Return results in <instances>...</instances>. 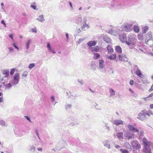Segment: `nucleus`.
<instances>
[{
  "label": "nucleus",
  "instance_id": "17",
  "mask_svg": "<svg viewBox=\"0 0 153 153\" xmlns=\"http://www.w3.org/2000/svg\"><path fill=\"white\" fill-rule=\"evenodd\" d=\"M134 73L140 78H143L144 77L143 75L141 73L140 69L136 72H134Z\"/></svg>",
  "mask_w": 153,
  "mask_h": 153
},
{
  "label": "nucleus",
  "instance_id": "27",
  "mask_svg": "<svg viewBox=\"0 0 153 153\" xmlns=\"http://www.w3.org/2000/svg\"><path fill=\"white\" fill-rule=\"evenodd\" d=\"M36 19L40 22H42L45 21L43 15L39 16L38 18H37Z\"/></svg>",
  "mask_w": 153,
  "mask_h": 153
},
{
  "label": "nucleus",
  "instance_id": "23",
  "mask_svg": "<svg viewBox=\"0 0 153 153\" xmlns=\"http://www.w3.org/2000/svg\"><path fill=\"white\" fill-rule=\"evenodd\" d=\"M103 39L105 42L108 43H110L111 41V39L107 36H104Z\"/></svg>",
  "mask_w": 153,
  "mask_h": 153
},
{
  "label": "nucleus",
  "instance_id": "29",
  "mask_svg": "<svg viewBox=\"0 0 153 153\" xmlns=\"http://www.w3.org/2000/svg\"><path fill=\"white\" fill-rule=\"evenodd\" d=\"M108 7L110 9L112 10H116L115 4L113 3H111L108 6Z\"/></svg>",
  "mask_w": 153,
  "mask_h": 153
},
{
  "label": "nucleus",
  "instance_id": "50",
  "mask_svg": "<svg viewBox=\"0 0 153 153\" xmlns=\"http://www.w3.org/2000/svg\"><path fill=\"white\" fill-rule=\"evenodd\" d=\"M27 75V72L26 71H25L22 74V76L26 77Z\"/></svg>",
  "mask_w": 153,
  "mask_h": 153
},
{
  "label": "nucleus",
  "instance_id": "64",
  "mask_svg": "<svg viewBox=\"0 0 153 153\" xmlns=\"http://www.w3.org/2000/svg\"><path fill=\"white\" fill-rule=\"evenodd\" d=\"M37 150L39 151V152H42V150H43V149L42 148H37Z\"/></svg>",
  "mask_w": 153,
  "mask_h": 153
},
{
  "label": "nucleus",
  "instance_id": "39",
  "mask_svg": "<svg viewBox=\"0 0 153 153\" xmlns=\"http://www.w3.org/2000/svg\"><path fill=\"white\" fill-rule=\"evenodd\" d=\"M123 135V133L122 132H118L117 134V136L119 140L122 138Z\"/></svg>",
  "mask_w": 153,
  "mask_h": 153
},
{
  "label": "nucleus",
  "instance_id": "10",
  "mask_svg": "<svg viewBox=\"0 0 153 153\" xmlns=\"http://www.w3.org/2000/svg\"><path fill=\"white\" fill-rule=\"evenodd\" d=\"M2 73L4 76L0 79V82L3 81L4 78H6L8 77L9 75V71L8 69H4Z\"/></svg>",
  "mask_w": 153,
  "mask_h": 153
},
{
  "label": "nucleus",
  "instance_id": "31",
  "mask_svg": "<svg viewBox=\"0 0 153 153\" xmlns=\"http://www.w3.org/2000/svg\"><path fill=\"white\" fill-rule=\"evenodd\" d=\"M115 50L118 53H121L122 52L121 48L119 46H116L115 47Z\"/></svg>",
  "mask_w": 153,
  "mask_h": 153
},
{
  "label": "nucleus",
  "instance_id": "58",
  "mask_svg": "<svg viewBox=\"0 0 153 153\" xmlns=\"http://www.w3.org/2000/svg\"><path fill=\"white\" fill-rule=\"evenodd\" d=\"M102 125L105 127H106V126L108 125V123H105L104 121L102 122Z\"/></svg>",
  "mask_w": 153,
  "mask_h": 153
},
{
  "label": "nucleus",
  "instance_id": "56",
  "mask_svg": "<svg viewBox=\"0 0 153 153\" xmlns=\"http://www.w3.org/2000/svg\"><path fill=\"white\" fill-rule=\"evenodd\" d=\"M84 39H85V38L79 39L78 40V44H79L81 42L83 41Z\"/></svg>",
  "mask_w": 153,
  "mask_h": 153
},
{
  "label": "nucleus",
  "instance_id": "59",
  "mask_svg": "<svg viewBox=\"0 0 153 153\" xmlns=\"http://www.w3.org/2000/svg\"><path fill=\"white\" fill-rule=\"evenodd\" d=\"M1 23L3 24L4 26L5 27H6V24L4 22V20H2L1 21Z\"/></svg>",
  "mask_w": 153,
  "mask_h": 153
},
{
  "label": "nucleus",
  "instance_id": "55",
  "mask_svg": "<svg viewBox=\"0 0 153 153\" xmlns=\"http://www.w3.org/2000/svg\"><path fill=\"white\" fill-rule=\"evenodd\" d=\"M78 81L81 84V85H82L84 84V82L82 80H79V79H78Z\"/></svg>",
  "mask_w": 153,
  "mask_h": 153
},
{
  "label": "nucleus",
  "instance_id": "6",
  "mask_svg": "<svg viewBox=\"0 0 153 153\" xmlns=\"http://www.w3.org/2000/svg\"><path fill=\"white\" fill-rule=\"evenodd\" d=\"M132 147L136 149H139L141 148V145L138 141L136 140L133 141L131 143Z\"/></svg>",
  "mask_w": 153,
  "mask_h": 153
},
{
  "label": "nucleus",
  "instance_id": "42",
  "mask_svg": "<svg viewBox=\"0 0 153 153\" xmlns=\"http://www.w3.org/2000/svg\"><path fill=\"white\" fill-rule=\"evenodd\" d=\"M4 86L7 88H10L12 87V85L11 83H9L8 84L4 85Z\"/></svg>",
  "mask_w": 153,
  "mask_h": 153
},
{
  "label": "nucleus",
  "instance_id": "1",
  "mask_svg": "<svg viewBox=\"0 0 153 153\" xmlns=\"http://www.w3.org/2000/svg\"><path fill=\"white\" fill-rule=\"evenodd\" d=\"M128 40L126 44L128 46L129 48L132 49L136 46L137 42L136 36L132 33H130L127 36Z\"/></svg>",
  "mask_w": 153,
  "mask_h": 153
},
{
  "label": "nucleus",
  "instance_id": "20",
  "mask_svg": "<svg viewBox=\"0 0 153 153\" xmlns=\"http://www.w3.org/2000/svg\"><path fill=\"white\" fill-rule=\"evenodd\" d=\"M47 47L49 52H51L53 53H56V52L54 51L53 48H51L50 44L49 43H47Z\"/></svg>",
  "mask_w": 153,
  "mask_h": 153
},
{
  "label": "nucleus",
  "instance_id": "8",
  "mask_svg": "<svg viewBox=\"0 0 153 153\" xmlns=\"http://www.w3.org/2000/svg\"><path fill=\"white\" fill-rule=\"evenodd\" d=\"M119 39L120 41L123 43L126 44L127 41V37L126 34H121L119 35Z\"/></svg>",
  "mask_w": 153,
  "mask_h": 153
},
{
  "label": "nucleus",
  "instance_id": "36",
  "mask_svg": "<svg viewBox=\"0 0 153 153\" xmlns=\"http://www.w3.org/2000/svg\"><path fill=\"white\" fill-rule=\"evenodd\" d=\"M149 27L147 26H145L142 28V32L144 33H146L148 30Z\"/></svg>",
  "mask_w": 153,
  "mask_h": 153
},
{
  "label": "nucleus",
  "instance_id": "9",
  "mask_svg": "<svg viewBox=\"0 0 153 153\" xmlns=\"http://www.w3.org/2000/svg\"><path fill=\"white\" fill-rule=\"evenodd\" d=\"M86 21L87 17L85 16L83 18V25L81 27V28L83 30H84L85 28H88L89 27L88 25L86 23Z\"/></svg>",
  "mask_w": 153,
  "mask_h": 153
},
{
  "label": "nucleus",
  "instance_id": "49",
  "mask_svg": "<svg viewBox=\"0 0 153 153\" xmlns=\"http://www.w3.org/2000/svg\"><path fill=\"white\" fill-rule=\"evenodd\" d=\"M142 82L144 84H148L150 83L149 82L148 80L146 79L143 80L142 81Z\"/></svg>",
  "mask_w": 153,
  "mask_h": 153
},
{
  "label": "nucleus",
  "instance_id": "14",
  "mask_svg": "<svg viewBox=\"0 0 153 153\" xmlns=\"http://www.w3.org/2000/svg\"><path fill=\"white\" fill-rule=\"evenodd\" d=\"M105 65L104 60L102 59L99 60V68L102 69L105 68Z\"/></svg>",
  "mask_w": 153,
  "mask_h": 153
},
{
  "label": "nucleus",
  "instance_id": "11",
  "mask_svg": "<svg viewBox=\"0 0 153 153\" xmlns=\"http://www.w3.org/2000/svg\"><path fill=\"white\" fill-rule=\"evenodd\" d=\"M127 127L130 131L131 132L135 133L139 132V130L131 125H128Z\"/></svg>",
  "mask_w": 153,
  "mask_h": 153
},
{
  "label": "nucleus",
  "instance_id": "26",
  "mask_svg": "<svg viewBox=\"0 0 153 153\" xmlns=\"http://www.w3.org/2000/svg\"><path fill=\"white\" fill-rule=\"evenodd\" d=\"M123 5V3H120L115 4L116 10L122 8Z\"/></svg>",
  "mask_w": 153,
  "mask_h": 153
},
{
  "label": "nucleus",
  "instance_id": "12",
  "mask_svg": "<svg viewBox=\"0 0 153 153\" xmlns=\"http://www.w3.org/2000/svg\"><path fill=\"white\" fill-rule=\"evenodd\" d=\"M120 30L117 29H111L108 31V33L112 34L114 36H116L118 33H120Z\"/></svg>",
  "mask_w": 153,
  "mask_h": 153
},
{
  "label": "nucleus",
  "instance_id": "18",
  "mask_svg": "<svg viewBox=\"0 0 153 153\" xmlns=\"http://www.w3.org/2000/svg\"><path fill=\"white\" fill-rule=\"evenodd\" d=\"M123 123V121L121 120H115L114 121V124L116 126L121 125Z\"/></svg>",
  "mask_w": 153,
  "mask_h": 153
},
{
  "label": "nucleus",
  "instance_id": "33",
  "mask_svg": "<svg viewBox=\"0 0 153 153\" xmlns=\"http://www.w3.org/2000/svg\"><path fill=\"white\" fill-rule=\"evenodd\" d=\"M109 92L110 93V95L109 97H111L115 95V91L112 88H110L109 90Z\"/></svg>",
  "mask_w": 153,
  "mask_h": 153
},
{
  "label": "nucleus",
  "instance_id": "60",
  "mask_svg": "<svg viewBox=\"0 0 153 153\" xmlns=\"http://www.w3.org/2000/svg\"><path fill=\"white\" fill-rule=\"evenodd\" d=\"M25 118L28 121H30V122H31V121L30 120V118L27 116H25Z\"/></svg>",
  "mask_w": 153,
  "mask_h": 153
},
{
  "label": "nucleus",
  "instance_id": "57",
  "mask_svg": "<svg viewBox=\"0 0 153 153\" xmlns=\"http://www.w3.org/2000/svg\"><path fill=\"white\" fill-rule=\"evenodd\" d=\"M31 31L33 32L36 33L37 30L36 27L34 28H32L31 30Z\"/></svg>",
  "mask_w": 153,
  "mask_h": 153
},
{
  "label": "nucleus",
  "instance_id": "46",
  "mask_svg": "<svg viewBox=\"0 0 153 153\" xmlns=\"http://www.w3.org/2000/svg\"><path fill=\"white\" fill-rule=\"evenodd\" d=\"M120 151L122 153H129L128 151L126 150L123 149H120Z\"/></svg>",
  "mask_w": 153,
  "mask_h": 153
},
{
  "label": "nucleus",
  "instance_id": "19",
  "mask_svg": "<svg viewBox=\"0 0 153 153\" xmlns=\"http://www.w3.org/2000/svg\"><path fill=\"white\" fill-rule=\"evenodd\" d=\"M103 144L104 146L107 147L108 149L110 148V146L109 143V141L108 140H106L103 141Z\"/></svg>",
  "mask_w": 153,
  "mask_h": 153
},
{
  "label": "nucleus",
  "instance_id": "25",
  "mask_svg": "<svg viewBox=\"0 0 153 153\" xmlns=\"http://www.w3.org/2000/svg\"><path fill=\"white\" fill-rule=\"evenodd\" d=\"M150 97H151V99L152 100H153V93H152L147 97H144L143 99L146 101H148L149 100V98Z\"/></svg>",
  "mask_w": 153,
  "mask_h": 153
},
{
  "label": "nucleus",
  "instance_id": "4",
  "mask_svg": "<svg viewBox=\"0 0 153 153\" xmlns=\"http://www.w3.org/2000/svg\"><path fill=\"white\" fill-rule=\"evenodd\" d=\"M149 114L146 109L143 110L139 113L137 118L141 121H144L150 117Z\"/></svg>",
  "mask_w": 153,
  "mask_h": 153
},
{
  "label": "nucleus",
  "instance_id": "48",
  "mask_svg": "<svg viewBox=\"0 0 153 153\" xmlns=\"http://www.w3.org/2000/svg\"><path fill=\"white\" fill-rule=\"evenodd\" d=\"M137 38L139 40L141 41L143 40V36L141 34L137 35Z\"/></svg>",
  "mask_w": 153,
  "mask_h": 153
},
{
  "label": "nucleus",
  "instance_id": "53",
  "mask_svg": "<svg viewBox=\"0 0 153 153\" xmlns=\"http://www.w3.org/2000/svg\"><path fill=\"white\" fill-rule=\"evenodd\" d=\"M35 132H36V134L38 137V138L40 139V138L39 137V134L38 133V130L37 129H35Z\"/></svg>",
  "mask_w": 153,
  "mask_h": 153
},
{
  "label": "nucleus",
  "instance_id": "40",
  "mask_svg": "<svg viewBox=\"0 0 153 153\" xmlns=\"http://www.w3.org/2000/svg\"><path fill=\"white\" fill-rule=\"evenodd\" d=\"M65 107L66 110L69 109L71 107V104H68L65 105Z\"/></svg>",
  "mask_w": 153,
  "mask_h": 153
},
{
  "label": "nucleus",
  "instance_id": "15",
  "mask_svg": "<svg viewBox=\"0 0 153 153\" xmlns=\"http://www.w3.org/2000/svg\"><path fill=\"white\" fill-rule=\"evenodd\" d=\"M76 22L78 25H81L83 24L82 18L81 16H78L76 20Z\"/></svg>",
  "mask_w": 153,
  "mask_h": 153
},
{
  "label": "nucleus",
  "instance_id": "38",
  "mask_svg": "<svg viewBox=\"0 0 153 153\" xmlns=\"http://www.w3.org/2000/svg\"><path fill=\"white\" fill-rule=\"evenodd\" d=\"M93 54V58L95 59H98L100 56V55L98 53H94Z\"/></svg>",
  "mask_w": 153,
  "mask_h": 153
},
{
  "label": "nucleus",
  "instance_id": "2",
  "mask_svg": "<svg viewBox=\"0 0 153 153\" xmlns=\"http://www.w3.org/2000/svg\"><path fill=\"white\" fill-rule=\"evenodd\" d=\"M143 145V150L144 153H153L151 152L150 148L152 145V143L149 141L146 137H144L142 139Z\"/></svg>",
  "mask_w": 153,
  "mask_h": 153
},
{
  "label": "nucleus",
  "instance_id": "47",
  "mask_svg": "<svg viewBox=\"0 0 153 153\" xmlns=\"http://www.w3.org/2000/svg\"><path fill=\"white\" fill-rule=\"evenodd\" d=\"M138 132V135H139L141 136H143L144 132L143 130L140 131L139 130V132Z\"/></svg>",
  "mask_w": 153,
  "mask_h": 153
},
{
  "label": "nucleus",
  "instance_id": "44",
  "mask_svg": "<svg viewBox=\"0 0 153 153\" xmlns=\"http://www.w3.org/2000/svg\"><path fill=\"white\" fill-rule=\"evenodd\" d=\"M139 69L137 65H135L134 67L133 71H134V72H136Z\"/></svg>",
  "mask_w": 153,
  "mask_h": 153
},
{
  "label": "nucleus",
  "instance_id": "24",
  "mask_svg": "<svg viewBox=\"0 0 153 153\" xmlns=\"http://www.w3.org/2000/svg\"><path fill=\"white\" fill-rule=\"evenodd\" d=\"M0 125L4 127H7L8 126V124L5 122V121L1 119H0Z\"/></svg>",
  "mask_w": 153,
  "mask_h": 153
},
{
  "label": "nucleus",
  "instance_id": "28",
  "mask_svg": "<svg viewBox=\"0 0 153 153\" xmlns=\"http://www.w3.org/2000/svg\"><path fill=\"white\" fill-rule=\"evenodd\" d=\"M108 53H112L113 52V49L110 45H108L107 47Z\"/></svg>",
  "mask_w": 153,
  "mask_h": 153
},
{
  "label": "nucleus",
  "instance_id": "34",
  "mask_svg": "<svg viewBox=\"0 0 153 153\" xmlns=\"http://www.w3.org/2000/svg\"><path fill=\"white\" fill-rule=\"evenodd\" d=\"M133 29L134 32L136 33H138L140 31L139 27L136 25H134V26Z\"/></svg>",
  "mask_w": 153,
  "mask_h": 153
},
{
  "label": "nucleus",
  "instance_id": "32",
  "mask_svg": "<svg viewBox=\"0 0 153 153\" xmlns=\"http://www.w3.org/2000/svg\"><path fill=\"white\" fill-rule=\"evenodd\" d=\"M91 49L92 52H97L99 49V47L98 46L91 48Z\"/></svg>",
  "mask_w": 153,
  "mask_h": 153
},
{
  "label": "nucleus",
  "instance_id": "51",
  "mask_svg": "<svg viewBox=\"0 0 153 153\" xmlns=\"http://www.w3.org/2000/svg\"><path fill=\"white\" fill-rule=\"evenodd\" d=\"M15 71V69L14 68H12L11 70L10 71V74L11 75H12L14 73Z\"/></svg>",
  "mask_w": 153,
  "mask_h": 153
},
{
  "label": "nucleus",
  "instance_id": "21",
  "mask_svg": "<svg viewBox=\"0 0 153 153\" xmlns=\"http://www.w3.org/2000/svg\"><path fill=\"white\" fill-rule=\"evenodd\" d=\"M91 69L94 71L96 70L97 66L94 62H92L91 63Z\"/></svg>",
  "mask_w": 153,
  "mask_h": 153
},
{
  "label": "nucleus",
  "instance_id": "52",
  "mask_svg": "<svg viewBox=\"0 0 153 153\" xmlns=\"http://www.w3.org/2000/svg\"><path fill=\"white\" fill-rule=\"evenodd\" d=\"M78 124V123L77 122H72L70 123V125L73 126L77 125Z\"/></svg>",
  "mask_w": 153,
  "mask_h": 153
},
{
  "label": "nucleus",
  "instance_id": "45",
  "mask_svg": "<svg viewBox=\"0 0 153 153\" xmlns=\"http://www.w3.org/2000/svg\"><path fill=\"white\" fill-rule=\"evenodd\" d=\"M35 66V65L34 63H31L30 64L28 68L30 69H31Z\"/></svg>",
  "mask_w": 153,
  "mask_h": 153
},
{
  "label": "nucleus",
  "instance_id": "63",
  "mask_svg": "<svg viewBox=\"0 0 153 153\" xmlns=\"http://www.w3.org/2000/svg\"><path fill=\"white\" fill-rule=\"evenodd\" d=\"M134 81L132 80H131L130 82H129V84L131 85H132L133 84H134Z\"/></svg>",
  "mask_w": 153,
  "mask_h": 153
},
{
  "label": "nucleus",
  "instance_id": "16",
  "mask_svg": "<svg viewBox=\"0 0 153 153\" xmlns=\"http://www.w3.org/2000/svg\"><path fill=\"white\" fill-rule=\"evenodd\" d=\"M119 59L120 60L123 61H127V59L125 55L124 54H119Z\"/></svg>",
  "mask_w": 153,
  "mask_h": 153
},
{
  "label": "nucleus",
  "instance_id": "41",
  "mask_svg": "<svg viewBox=\"0 0 153 153\" xmlns=\"http://www.w3.org/2000/svg\"><path fill=\"white\" fill-rule=\"evenodd\" d=\"M51 101L52 103L54 102V105L56 103V102L55 101V99L54 96H52L51 97Z\"/></svg>",
  "mask_w": 153,
  "mask_h": 153
},
{
  "label": "nucleus",
  "instance_id": "7",
  "mask_svg": "<svg viewBox=\"0 0 153 153\" xmlns=\"http://www.w3.org/2000/svg\"><path fill=\"white\" fill-rule=\"evenodd\" d=\"M124 135L128 140L134 138V134L128 131H126L124 133Z\"/></svg>",
  "mask_w": 153,
  "mask_h": 153
},
{
  "label": "nucleus",
  "instance_id": "54",
  "mask_svg": "<svg viewBox=\"0 0 153 153\" xmlns=\"http://www.w3.org/2000/svg\"><path fill=\"white\" fill-rule=\"evenodd\" d=\"M30 7L34 10H38V9H36V5H30Z\"/></svg>",
  "mask_w": 153,
  "mask_h": 153
},
{
  "label": "nucleus",
  "instance_id": "61",
  "mask_svg": "<svg viewBox=\"0 0 153 153\" xmlns=\"http://www.w3.org/2000/svg\"><path fill=\"white\" fill-rule=\"evenodd\" d=\"M66 37L67 41L68 42V40H69V38L68 34L67 33H66Z\"/></svg>",
  "mask_w": 153,
  "mask_h": 153
},
{
  "label": "nucleus",
  "instance_id": "22",
  "mask_svg": "<svg viewBox=\"0 0 153 153\" xmlns=\"http://www.w3.org/2000/svg\"><path fill=\"white\" fill-rule=\"evenodd\" d=\"M97 44L96 41H90L87 44L90 47L95 46Z\"/></svg>",
  "mask_w": 153,
  "mask_h": 153
},
{
  "label": "nucleus",
  "instance_id": "3",
  "mask_svg": "<svg viewBox=\"0 0 153 153\" xmlns=\"http://www.w3.org/2000/svg\"><path fill=\"white\" fill-rule=\"evenodd\" d=\"M134 22H126L123 23L121 26L122 30L126 32H130L133 30L132 26Z\"/></svg>",
  "mask_w": 153,
  "mask_h": 153
},
{
  "label": "nucleus",
  "instance_id": "62",
  "mask_svg": "<svg viewBox=\"0 0 153 153\" xmlns=\"http://www.w3.org/2000/svg\"><path fill=\"white\" fill-rule=\"evenodd\" d=\"M13 44L14 47L16 49L18 50H19V48L14 43H13Z\"/></svg>",
  "mask_w": 153,
  "mask_h": 153
},
{
  "label": "nucleus",
  "instance_id": "30",
  "mask_svg": "<svg viewBox=\"0 0 153 153\" xmlns=\"http://www.w3.org/2000/svg\"><path fill=\"white\" fill-rule=\"evenodd\" d=\"M31 42V40L30 39H28L26 43V48L27 49H28L30 47V45Z\"/></svg>",
  "mask_w": 153,
  "mask_h": 153
},
{
  "label": "nucleus",
  "instance_id": "37",
  "mask_svg": "<svg viewBox=\"0 0 153 153\" xmlns=\"http://www.w3.org/2000/svg\"><path fill=\"white\" fill-rule=\"evenodd\" d=\"M108 58L111 60L115 59H116V55L113 54L110 55L108 56Z\"/></svg>",
  "mask_w": 153,
  "mask_h": 153
},
{
  "label": "nucleus",
  "instance_id": "5",
  "mask_svg": "<svg viewBox=\"0 0 153 153\" xmlns=\"http://www.w3.org/2000/svg\"><path fill=\"white\" fill-rule=\"evenodd\" d=\"M19 74L18 73H16L14 74L13 76V78L11 80V82L13 85H16L18 83L19 80Z\"/></svg>",
  "mask_w": 153,
  "mask_h": 153
},
{
  "label": "nucleus",
  "instance_id": "13",
  "mask_svg": "<svg viewBox=\"0 0 153 153\" xmlns=\"http://www.w3.org/2000/svg\"><path fill=\"white\" fill-rule=\"evenodd\" d=\"M152 35L151 32H149L146 35V41L148 42L149 40H152Z\"/></svg>",
  "mask_w": 153,
  "mask_h": 153
},
{
  "label": "nucleus",
  "instance_id": "43",
  "mask_svg": "<svg viewBox=\"0 0 153 153\" xmlns=\"http://www.w3.org/2000/svg\"><path fill=\"white\" fill-rule=\"evenodd\" d=\"M125 145L127 148L131 149V147L128 143L126 142L125 143Z\"/></svg>",
  "mask_w": 153,
  "mask_h": 153
},
{
  "label": "nucleus",
  "instance_id": "35",
  "mask_svg": "<svg viewBox=\"0 0 153 153\" xmlns=\"http://www.w3.org/2000/svg\"><path fill=\"white\" fill-rule=\"evenodd\" d=\"M36 147L33 145L30 146L29 150L31 152L33 153L35 150Z\"/></svg>",
  "mask_w": 153,
  "mask_h": 153
}]
</instances>
